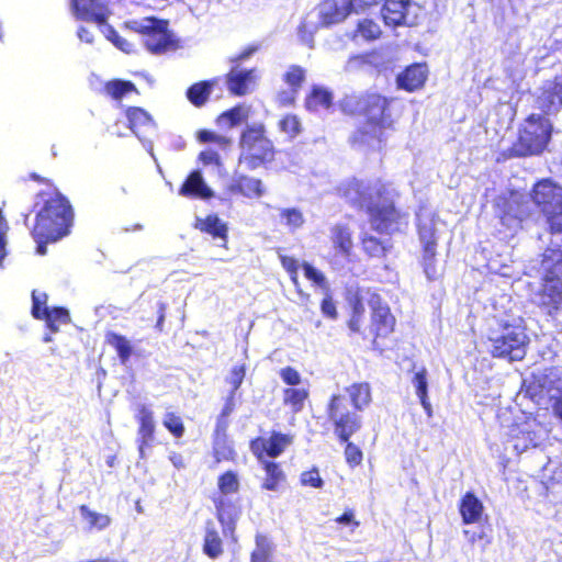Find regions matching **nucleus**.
I'll return each mask as SVG.
<instances>
[{"mask_svg":"<svg viewBox=\"0 0 562 562\" xmlns=\"http://www.w3.org/2000/svg\"><path fill=\"white\" fill-rule=\"evenodd\" d=\"M125 116L127 117L130 130L136 135L145 127L151 125L150 115L142 108L128 106L125 110Z\"/></svg>","mask_w":562,"mask_h":562,"instance_id":"nucleus-40","label":"nucleus"},{"mask_svg":"<svg viewBox=\"0 0 562 562\" xmlns=\"http://www.w3.org/2000/svg\"><path fill=\"white\" fill-rule=\"evenodd\" d=\"M411 5V0H384L381 8L384 24L392 29L414 25L415 22L409 19L408 13Z\"/></svg>","mask_w":562,"mask_h":562,"instance_id":"nucleus-20","label":"nucleus"},{"mask_svg":"<svg viewBox=\"0 0 562 562\" xmlns=\"http://www.w3.org/2000/svg\"><path fill=\"white\" fill-rule=\"evenodd\" d=\"M459 513L464 525L475 524L481 520L484 506L473 492H467L460 499Z\"/></svg>","mask_w":562,"mask_h":562,"instance_id":"nucleus-27","label":"nucleus"},{"mask_svg":"<svg viewBox=\"0 0 562 562\" xmlns=\"http://www.w3.org/2000/svg\"><path fill=\"white\" fill-rule=\"evenodd\" d=\"M557 102L562 106V81L542 89L537 100L538 108L546 113L551 112Z\"/></svg>","mask_w":562,"mask_h":562,"instance_id":"nucleus-39","label":"nucleus"},{"mask_svg":"<svg viewBox=\"0 0 562 562\" xmlns=\"http://www.w3.org/2000/svg\"><path fill=\"white\" fill-rule=\"evenodd\" d=\"M199 160L204 165H216L221 164V158L218 153L212 149L203 150L199 154Z\"/></svg>","mask_w":562,"mask_h":562,"instance_id":"nucleus-63","label":"nucleus"},{"mask_svg":"<svg viewBox=\"0 0 562 562\" xmlns=\"http://www.w3.org/2000/svg\"><path fill=\"white\" fill-rule=\"evenodd\" d=\"M235 406V394H228L222 407V411L217 416L215 428H218L221 431L227 430L229 425L228 417L234 412Z\"/></svg>","mask_w":562,"mask_h":562,"instance_id":"nucleus-52","label":"nucleus"},{"mask_svg":"<svg viewBox=\"0 0 562 562\" xmlns=\"http://www.w3.org/2000/svg\"><path fill=\"white\" fill-rule=\"evenodd\" d=\"M9 229L8 222L0 211V268L2 267L3 260L7 256V233Z\"/></svg>","mask_w":562,"mask_h":562,"instance_id":"nucleus-60","label":"nucleus"},{"mask_svg":"<svg viewBox=\"0 0 562 562\" xmlns=\"http://www.w3.org/2000/svg\"><path fill=\"white\" fill-rule=\"evenodd\" d=\"M279 259L282 268L288 272L290 280L294 286H299V269L302 267V263L292 256L288 255H279Z\"/></svg>","mask_w":562,"mask_h":562,"instance_id":"nucleus-51","label":"nucleus"},{"mask_svg":"<svg viewBox=\"0 0 562 562\" xmlns=\"http://www.w3.org/2000/svg\"><path fill=\"white\" fill-rule=\"evenodd\" d=\"M196 137L200 143H215L222 148H227L232 145L231 138L223 135H218L209 130L199 131Z\"/></svg>","mask_w":562,"mask_h":562,"instance_id":"nucleus-54","label":"nucleus"},{"mask_svg":"<svg viewBox=\"0 0 562 562\" xmlns=\"http://www.w3.org/2000/svg\"><path fill=\"white\" fill-rule=\"evenodd\" d=\"M306 71L302 66L291 65L283 74L282 80L289 87L288 90H280L276 101L279 106L288 108L295 104L299 92L305 82Z\"/></svg>","mask_w":562,"mask_h":562,"instance_id":"nucleus-16","label":"nucleus"},{"mask_svg":"<svg viewBox=\"0 0 562 562\" xmlns=\"http://www.w3.org/2000/svg\"><path fill=\"white\" fill-rule=\"evenodd\" d=\"M217 83V78L194 82L188 87L186 97L193 106L202 108L209 102L213 89Z\"/></svg>","mask_w":562,"mask_h":562,"instance_id":"nucleus-28","label":"nucleus"},{"mask_svg":"<svg viewBox=\"0 0 562 562\" xmlns=\"http://www.w3.org/2000/svg\"><path fill=\"white\" fill-rule=\"evenodd\" d=\"M202 550L203 553L212 560L220 558L224 553L223 539L212 520L205 522Z\"/></svg>","mask_w":562,"mask_h":562,"instance_id":"nucleus-29","label":"nucleus"},{"mask_svg":"<svg viewBox=\"0 0 562 562\" xmlns=\"http://www.w3.org/2000/svg\"><path fill=\"white\" fill-rule=\"evenodd\" d=\"M40 201L31 236L36 243V254L45 256L47 245L54 244L70 234L74 225V210L68 199L58 191L37 194Z\"/></svg>","mask_w":562,"mask_h":562,"instance_id":"nucleus-3","label":"nucleus"},{"mask_svg":"<svg viewBox=\"0 0 562 562\" xmlns=\"http://www.w3.org/2000/svg\"><path fill=\"white\" fill-rule=\"evenodd\" d=\"M413 383L415 385L416 395L418 396L422 406L428 413V415H430L431 404L428 400V383L426 368H422L414 374Z\"/></svg>","mask_w":562,"mask_h":562,"instance_id":"nucleus-43","label":"nucleus"},{"mask_svg":"<svg viewBox=\"0 0 562 562\" xmlns=\"http://www.w3.org/2000/svg\"><path fill=\"white\" fill-rule=\"evenodd\" d=\"M338 191L349 205L366 211L374 232L392 235L407 228L409 214L396 205L398 193L390 182L379 179L372 186H366L362 180L352 178L339 187Z\"/></svg>","mask_w":562,"mask_h":562,"instance_id":"nucleus-2","label":"nucleus"},{"mask_svg":"<svg viewBox=\"0 0 562 562\" xmlns=\"http://www.w3.org/2000/svg\"><path fill=\"white\" fill-rule=\"evenodd\" d=\"M34 318L44 321L50 333H57L60 325H66L71 322L69 311L63 306L49 307L48 311H44L42 315H40L37 307H35Z\"/></svg>","mask_w":562,"mask_h":562,"instance_id":"nucleus-31","label":"nucleus"},{"mask_svg":"<svg viewBox=\"0 0 562 562\" xmlns=\"http://www.w3.org/2000/svg\"><path fill=\"white\" fill-rule=\"evenodd\" d=\"M245 376H246V366L244 363L234 366L231 369L229 376L227 378V383L232 387L229 391V394L236 395V392L243 384Z\"/></svg>","mask_w":562,"mask_h":562,"instance_id":"nucleus-53","label":"nucleus"},{"mask_svg":"<svg viewBox=\"0 0 562 562\" xmlns=\"http://www.w3.org/2000/svg\"><path fill=\"white\" fill-rule=\"evenodd\" d=\"M103 90L106 95L115 101H121L131 93L138 94L139 91L134 82L123 79H112L104 83Z\"/></svg>","mask_w":562,"mask_h":562,"instance_id":"nucleus-38","label":"nucleus"},{"mask_svg":"<svg viewBox=\"0 0 562 562\" xmlns=\"http://www.w3.org/2000/svg\"><path fill=\"white\" fill-rule=\"evenodd\" d=\"M179 194L189 199L210 200L214 196L213 190L205 183L201 171H191L181 187Z\"/></svg>","mask_w":562,"mask_h":562,"instance_id":"nucleus-23","label":"nucleus"},{"mask_svg":"<svg viewBox=\"0 0 562 562\" xmlns=\"http://www.w3.org/2000/svg\"><path fill=\"white\" fill-rule=\"evenodd\" d=\"M428 76L429 68L426 63H413L396 76V88L409 93L422 90L428 80Z\"/></svg>","mask_w":562,"mask_h":562,"instance_id":"nucleus-19","label":"nucleus"},{"mask_svg":"<svg viewBox=\"0 0 562 562\" xmlns=\"http://www.w3.org/2000/svg\"><path fill=\"white\" fill-rule=\"evenodd\" d=\"M382 30L376 21L364 18L357 23L356 29L351 33V40H361L364 42H373L381 37Z\"/></svg>","mask_w":562,"mask_h":562,"instance_id":"nucleus-37","label":"nucleus"},{"mask_svg":"<svg viewBox=\"0 0 562 562\" xmlns=\"http://www.w3.org/2000/svg\"><path fill=\"white\" fill-rule=\"evenodd\" d=\"M248 119V111L241 104H237L222 113L216 119V125L222 130H231Z\"/></svg>","mask_w":562,"mask_h":562,"instance_id":"nucleus-36","label":"nucleus"},{"mask_svg":"<svg viewBox=\"0 0 562 562\" xmlns=\"http://www.w3.org/2000/svg\"><path fill=\"white\" fill-rule=\"evenodd\" d=\"M279 130L286 134L290 139H294L302 132V123L296 114L289 113L278 122Z\"/></svg>","mask_w":562,"mask_h":562,"instance_id":"nucleus-46","label":"nucleus"},{"mask_svg":"<svg viewBox=\"0 0 562 562\" xmlns=\"http://www.w3.org/2000/svg\"><path fill=\"white\" fill-rule=\"evenodd\" d=\"M137 423V450L140 458H144L146 449L155 441L156 423L154 412L146 405H139L135 414Z\"/></svg>","mask_w":562,"mask_h":562,"instance_id":"nucleus-17","label":"nucleus"},{"mask_svg":"<svg viewBox=\"0 0 562 562\" xmlns=\"http://www.w3.org/2000/svg\"><path fill=\"white\" fill-rule=\"evenodd\" d=\"M194 227L201 233L212 236L214 239L227 241L228 227L221 221L217 214H209L204 218H196Z\"/></svg>","mask_w":562,"mask_h":562,"instance_id":"nucleus-30","label":"nucleus"},{"mask_svg":"<svg viewBox=\"0 0 562 562\" xmlns=\"http://www.w3.org/2000/svg\"><path fill=\"white\" fill-rule=\"evenodd\" d=\"M78 509L81 517L87 521L88 528L90 530H104L112 522V519L109 515L97 513L90 509L88 505L82 504L78 507Z\"/></svg>","mask_w":562,"mask_h":562,"instance_id":"nucleus-41","label":"nucleus"},{"mask_svg":"<svg viewBox=\"0 0 562 562\" xmlns=\"http://www.w3.org/2000/svg\"><path fill=\"white\" fill-rule=\"evenodd\" d=\"M293 442V436L272 430L268 437L257 436L249 441V449L258 461L280 457Z\"/></svg>","mask_w":562,"mask_h":562,"instance_id":"nucleus-12","label":"nucleus"},{"mask_svg":"<svg viewBox=\"0 0 562 562\" xmlns=\"http://www.w3.org/2000/svg\"><path fill=\"white\" fill-rule=\"evenodd\" d=\"M417 235L422 244V263L424 271L429 280L436 278V256L438 237L436 235V225L434 221L428 223H417Z\"/></svg>","mask_w":562,"mask_h":562,"instance_id":"nucleus-14","label":"nucleus"},{"mask_svg":"<svg viewBox=\"0 0 562 562\" xmlns=\"http://www.w3.org/2000/svg\"><path fill=\"white\" fill-rule=\"evenodd\" d=\"M282 381L291 386L299 385L301 383V375L296 369L293 367H284L279 372Z\"/></svg>","mask_w":562,"mask_h":562,"instance_id":"nucleus-61","label":"nucleus"},{"mask_svg":"<svg viewBox=\"0 0 562 562\" xmlns=\"http://www.w3.org/2000/svg\"><path fill=\"white\" fill-rule=\"evenodd\" d=\"M302 269L304 270L305 277L311 282L321 286L322 289H325L326 291L329 290L327 281H326V277L324 276V273L322 271L317 270L312 265H310L308 262H305V261L302 262Z\"/></svg>","mask_w":562,"mask_h":562,"instance_id":"nucleus-56","label":"nucleus"},{"mask_svg":"<svg viewBox=\"0 0 562 562\" xmlns=\"http://www.w3.org/2000/svg\"><path fill=\"white\" fill-rule=\"evenodd\" d=\"M71 10L76 19L103 25L109 11L101 0H71Z\"/></svg>","mask_w":562,"mask_h":562,"instance_id":"nucleus-22","label":"nucleus"},{"mask_svg":"<svg viewBox=\"0 0 562 562\" xmlns=\"http://www.w3.org/2000/svg\"><path fill=\"white\" fill-rule=\"evenodd\" d=\"M32 308L31 314L34 317L35 307H37L40 315L44 311H48L47 302H48V295L45 292H38L36 290L32 291Z\"/></svg>","mask_w":562,"mask_h":562,"instance_id":"nucleus-59","label":"nucleus"},{"mask_svg":"<svg viewBox=\"0 0 562 562\" xmlns=\"http://www.w3.org/2000/svg\"><path fill=\"white\" fill-rule=\"evenodd\" d=\"M345 393L329 396L325 415L338 441H347L362 428L360 412L372 402L368 382H355L345 387Z\"/></svg>","mask_w":562,"mask_h":562,"instance_id":"nucleus-4","label":"nucleus"},{"mask_svg":"<svg viewBox=\"0 0 562 562\" xmlns=\"http://www.w3.org/2000/svg\"><path fill=\"white\" fill-rule=\"evenodd\" d=\"M238 147V166L249 171L267 169L278 153L263 123L247 125L239 135Z\"/></svg>","mask_w":562,"mask_h":562,"instance_id":"nucleus-5","label":"nucleus"},{"mask_svg":"<svg viewBox=\"0 0 562 562\" xmlns=\"http://www.w3.org/2000/svg\"><path fill=\"white\" fill-rule=\"evenodd\" d=\"M353 10L350 1L323 0L318 7V26L329 27L342 22Z\"/></svg>","mask_w":562,"mask_h":562,"instance_id":"nucleus-21","label":"nucleus"},{"mask_svg":"<svg viewBox=\"0 0 562 562\" xmlns=\"http://www.w3.org/2000/svg\"><path fill=\"white\" fill-rule=\"evenodd\" d=\"M463 533L471 546L477 544L482 551L493 542L492 527L490 525L480 526L477 530L467 529Z\"/></svg>","mask_w":562,"mask_h":562,"instance_id":"nucleus-44","label":"nucleus"},{"mask_svg":"<svg viewBox=\"0 0 562 562\" xmlns=\"http://www.w3.org/2000/svg\"><path fill=\"white\" fill-rule=\"evenodd\" d=\"M372 304L374 307L370 312V331L373 346L379 347L394 333L396 318L383 297H374Z\"/></svg>","mask_w":562,"mask_h":562,"instance_id":"nucleus-11","label":"nucleus"},{"mask_svg":"<svg viewBox=\"0 0 562 562\" xmlns=\"http://www.w3.org/2000/svg\"><path fill=\"white\" fill-rule=\"evenodd\" d=\"M265 472L260 487L266 491H279L286 482L285 472L281 463L272 460L259 461Z\"/></svg>","mask_w":562,"mask_h":562,"instance_id":"nucleus-26","label":"nucleus"},{"mask_svg":"<svg viewBox=\"0 0 562 562\" xmlns=\"http://www.w3.org/2000/svg\"><path fill=\"white\" fill-rule=\"evenodd\" d=\"M362 250L371 258H383L386 255V247L383 241L372 235H366L361 238Z\"/></svg>","mask_w":562,"mask_h":562,"instance_id":"nucleus-47","label":"nucleus"},{"mask_svg":"<svg viewBox=\"0 0 562 562\" xmlns=\"http://www.w3.org/2000/svg\"><path fill=\"white\" fill-rule=\"evenodd\" d=\"M530 198L546 216L549 233L562 234V187L549 178L541 179L533 184Z\"/></svg>","mask_w":562,"mask_h":562,"instance_id":"nucleus-7","label":"nucleus"},{"mask_svg":"<svg viewBox=\"0 0 562 562\" xmlns=\"http://www.w3.org/2000/svg\"><path fill=\"white\" fill-rule=\"evenodd\" d=\"M542 267L544 273L537 295L539 305L551 313L562 303V251L550 249L543 256Z\"/></svg>","mask_w":562,"mask_h":562,"instance_id":"nucleus-8","label":"nucleus"},{"mask_svg":"<svg viewBox=\"0 0 562 562\" xmlns=\"http://www.w3.org/2000/svg\"><path fill=\"white\" fill-rule=\"evenodd\" d=\"M335 521L340 525H352L353 527H359V521L355 519L353 510L346 509L340 516L335 518Z\"/></svg>","mask_w":562,"mask_h":562,"instance_id":"nucleus-64","label":"nucleus"},{"mask_svg":"<svg viewBox=\"0 0 562 562\" xmlns=\"http://www.w3.org/2000/svg\"><path fill=\"white\" fill-rule=\"evenodd\" d=\"M307 398L308 391L306 389L288 387L283 390V404L290 406L295 413L302 411Z\"/></svg>","mask_w":562,"mask_h":562,"instance_id":"nucleus-45","label":"nucleus"},{"mask_svg":"<svg viewBox=\"0 0 562 562\" xmlns=\"http://www.w3.org/2000/svg\"><path fill=\"white\" fill-rule=\"evenodd\" d=\"M212 502L215 507V517L222 526L223 537L236 542L237 521L241 516L239 501L229 496H213Z\"/></svg>","mask_w":562,"mask_h":562,"instance_id":"nucleus-13","label":"nucleus"},{"mask_svg":"<svg viewBox=\"0 0 562 562\" xmlns=\"http://www.w3.org/2000/svg\"><path fill=\"white\" fill-rule=\"evenodd\" d=\"M251 70L232 69L225 75V82L232 95L241 97L248 92Z\"/></svg>","mask_w":562,"mask_h":562,"instance_id":"nucleus-35","label":"nucleus"},{"mask_svg":"<svg viewBox=\"0 0 562 562\" xmlns=\"http://www.w3.org/2000/svg\"><path fill=\"white\" fill-rule=\"evenodd\" d=\"M552 124L541 114L528 115L519 128L516 140L501 153L503 159L541 154L550 142Z\"/></svg>","mask_w":562,"mask_h":562,"instance_id":"nucleus-6","label":"nucleus"},{"mask_svg":"<svg viewBox=\"0 0 562 562\" xmlns=\"http://www.w3.org/2000/svg\"><path fill=\"white\" fill-rule=\"evenodd\" d=\"M162 425L176 439L181 438L186 432L182 418L173 412L164 414Z\"/></svg>","mask_w":562,"mask_h":562,"instance_id":"nucleus-48","label":"nucleus"},{"mask_svg":"<svg viewBox=\"0 0 562 562\" xmlns=\"http://www.w3.org/2000/svg\"><path fill=\"white\" fill-rule=\"evenodd\" d=\"M272 548L262 537H257L256 549L250 554V562H271Z\"/></svg>","mask_w":562,"mask_h":562,"instance_id":"nucleus-50","label":"nucleus"},{"mask_svg":"<svg viewBox=\"0 0 562 562\" xmlns=\"http://www.w3.org/2000/svg\"><path fill=\"white\" fill-rule=\"evenodd\" d=\"M321 311H322V314L328 319L335 321L338 318V311H337L336 302L334 301L333 295L329 292V290L326 291V293L321 302Z\"/></svg>","mask_w":562,"mask_h":562,"instance_id":"nucleus-58","label":"nucleus"},{"mask_svg":"<svg viewBox=\"0 0 562 562\" xmlns=\"http://www.w3.org/2000/svg\"><path fill=\"white\" fill-rule=\"evenodd\" d=\"M280 216L285 221V224L292 229L300 228L304 224V217L302 212L295 207L281 210Z\"/></svg>","mask_w":562,"mask_h":562,"instance_id":"nucleus-55","label":"nucleus"},{"mask_svg":"<svg viewBox=\"0 0 562 562\" xmlns=\"http://www.w3.org/2000/svg\"><path fill=\"white\" fill-rule=\"evenodd\" d=\"M530 213L527 198L518 192H509L499 204V220L507 227L520 226Z\"/></svg>","mask_w":562,"mask_h":562,"instance_id":"nucleus-15","label":"nucleus"},{"mask_svg":"<svg viewBox=\"0 0 562 562\" xmlns=\"http://www.w3.org/2000/svg\"><path fill=\"white\" fill-rule=\"evenodd\" d=\"M330 240L336 255L350 259L353 251V238L352 231L347 224H335L330 228Z\"/></svg>","mask_w":562,"mask_h":562,"instance_id":"nucleus-24","label":"nucleus"},{"mask_svg":"<svg viewBox=\"0 0 562 562\" xmlns=\"http://www.w3.org/2000/svg\"><path fill=\"white\" fill-rule=\"evenodd\" d=\"M331 104L333 93L319 86H313L304 99V106L308 112H317L321 109H329Z\"/></svg>","mask_w":562,"mask_h":562,"instance_id":"nucleus-34","label":"nucleus"},{"mask_svg":"<svg viewBox=\"0 0 562 562\" xmlns=\"http://www.w3.org/2000/svg\"><path fill=\"white\" fill-rule=\"evenodd\" d=\"M168 25L167 20L147 16L140 22H134L132 29L143 36L144 46L149 53L160 55L180 47Z\"/></svg>","mask_w":562,"mask_h":562,"instance_id":"nucleus-10","label":"nucleus"},{"mask_svg":"<svg viewBox=\"0 0 562 562\" xmlns=\"http://www.w3.org/2000/svg\"><path fill=\"white\" fill-rule=\"evenodd\" d=\"M300 483L303 486H310L314 488H322L324 486V481L321 477L319 471L316 467L302 472L300 475Z\"/></svg>","mask_w":562,"mask_h":562,"instance_id":"nucleus-57","label":"nucleus"},{"mask_svg":"<svg viewBox=\"0 0 562 562\" xmlns=\"http://www.w3.org/2000/svg\"><path fill=\"white\" fill-rule=\"evenodd\" d=\"M364 315L350 313L347 327L352 334H360L363 327Z\"/></svg>","mask_w":562,"mask_h":562,"instance_id":"nucleus-62","label":"nucleus"},{"mask_svg":"<svg viewBox=\"0 0 562 562\" xmlns=\"http://www.w3.org/2000/svg\"><path fill=\"white\" fill-rule=\"evenodd\" d=\"M382 297L376 289L373 288H357L355 291L350 293L348 297V303L351 308V313L364 315L366 307L364 303L368 304L370 312L373 310V299Z\"/></svg>","mask_w":562,"mask_h":562,"instance_id":"nucleus-32","label":"nucleus"},{"mask_svg":"<svg viewBox=\"0 0 562 562\" xmlns=\"http://www.w3.org/2000/svg\"><path fill=\"white\" fill-rule=\"evenodd\" d=\"M226 192L234 196L258 200L266 194V187L259 178L236 172L228 183Z\"/></svg>","mask_w":562,"mask_h":562,"instance_id":"nucleus-18","label":"nucleus"},{"mask_svg":"<svg viewBox=\"0 0 562 562\" xmlns=\"http://www.w3.org/2000/svg\"><path fill=\"white\" fill-rule=\"evenodd\" d=\"M395 101V98L376 90L351 92L339 100L342 114L364 121L350 134L348 142L351 147L368 153H381L386 147L390 136L397 130Z\"/></svg>","mask_w":562,"mask_h":562,"instance_id":"nucleus-1","label":"nucleus"},{"mask_svg":"<svg viewBox=\"0 0 562 562\" xmlns=\"http://www.w3.org/2000/svg\"><path fill=\"white\" fill-rule=\"evenodd\" d=\"M217 490L216 496H229L237 494L240 490V482L237 472L233 470H226L221 473L217 477Z\"/></svg>","mask_w":562,"mask_h":562,"instance_id":"nucleus-42","label":"nucleus"},{"mask_svg":"<svg viewBox=\"0 0 562 562\" xmlns=\"http://www.w3.org/2000/svg\"><path fill=\"white\" fill-rule=\"evenodd\" d=\"M212 457L216 464L225 461H235L237 453L228 439L227 430L221 431L218 428H214Z\"/></svg>","mask_w":562,"mask_h":562,"instance_id":"nucleus-25","label":"nucleus"},{"mask_svg":"<svg viewBox=\"0 0 562 562\" xmlns=\"http://www.w3.org/2000/svg\"><path fill=\"white\" fill-rule=\"evenodd\" d=\"M490 340V353L493 358L520 361L526 357L529 337L519 325L504 323L501 333Z\"/></svg>","mask_w":562,"mask_h":562,"instance_id":"nucleus-9","label":"nucleus"},{"mask_svg":"<svg viewBox=\"0 0 562 562\" xmlns=\"http://www.w3.org/2000/svg\"><path fill=\"white\" fill-rule=\"evenodd\" d=\"M104 341L115 350L121 364H126L130 361L134 348L126 336L113 330H108L104 334Z\"/></svg>","mask_w":562,"mask_h":562,"instance_id":"nucleus-33","label":"nucleus"},{"mask_svg":"<svg viewBox=\"0 0 562 562\" xmlns=\"http://www.w3.org/2000/svg\"><path fill=\"white\" fill-rule=\"evenodd\" d=\"M339 442L345 443L344 456L349 468L353 469L359 467L363 461L362 450L357 445L351 442L350 439Z\"/></svg>","mask_w":562,"mask_h":562,"instance_id":"nucleus-49","label":"nucleus"}]
</instances>
